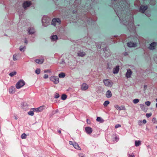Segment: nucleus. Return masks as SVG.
Masks as SVG:
<instances>
[{"mask_svg": "<svg viewBox=\"0 0 157 157\" xmlns=\"http://www.w3.org/2000/svg\"><path fill=\"white\" fill-rule=\"evenodd\" d=\"M73 146L76 149L81 150V148L80 147H79L78 144L75 142L73 144Z\"/></svg>", "mask_w": 157, "mask_h": 157, "instance_id": "nucleus-21", "label": "nucleus"}, {"mask_svg": "<svg viewBox=\"0 0 157 157\" xmlns=\"http://www.w3.org/2000/svg\"><path fill=\"white\" fill-rule=\"evenodd\" d=\"M156 107L157 108V103L156 104Z\"/></svg>", "mask_w": 157, "mask_h": 157, "instance_id": "nucleus-59", "label": "nucleus"}, {"mask_svg": "<svg viewBox=\"0 0 157 157\" xmlns=\"http://www.w3.org/2000/svg\"><path fill=\"white\" fill-rule=\"evenodd\" d=\"M25 82L23 80L21 79L16 83V88L17 89H20L25 85Z\"/></svg>", "mask_w": 157, "mask_h": 157, "instance_id": "nucleus-2", "label": "nucleus"}, {"mask_svg": "<svg viewBox=\"0 0 157 157\" xmlns=\"http://www.w3.org/2000/svg\"><path fill=\"white\" fill-rule=\"evenodd\" d=\"M103 82L106 86L110 87H111L113 84V82H112L110 81L108 79L104 80Z\"/></svg>", "mask_w": 157, "mask_h": 157, "instance_id": "nucleus-3", "label": "nucleus"}, {"mask_svg": "<svg viewBox=\"0 0 157 157\" xmlns=\"http://www.w3.org/2000/svg\"><path fill=\"white\" fill-rule=\"evenodd\" d=\"M44 107V106H42L37 108H33V111H36V112H40L43 110Z\"/></svg>", "mask_w": 157, "mask_h": 157, "instance_id": "nucleus-11", "label": "nucleus"}, {"mask_svg": "<svg viewBox=\"0 0 157 157\" xmlns=\"http://www.w3.org/2000/svg\"><path fill=\"white\" fill-rule=\"evenodd\" d=\"M85 130L86 132L88 134H90L92 132V129L91 128L89 127H87L85 128Z\"/></svg>", "mask_w": 157, "mask_h": 157, "instance_id": "nucleus-13", "label": "nucleus"}, {"mask_svg": "<svg viewBox=\"0 0 157 157\" xmlns=\"http://www.w3.org/2000/svg\"><path fill=\"white\" fill-rule=\"evenodd\" d=\"M51 19L47 16H44L42 17V22L43 25L44 27H46L50 24Z\"/></svg>", "mask_w": 157, "mask_h": 157, "instance_id": "nucleus-1", "label": "nucleus"}, {"mask_svg": "<svg viewBox=\"0 0 157 157\" xmlns=\"http://www.w3.org/2000/svg\"><path fill=\"white\" fill-rule=\"evenodd\" d=\"M119 67L118 66H116L115 68H113V73L114 74H117L119 71Z\"/></svg>", "mask_w": 157, "mask_h": 157, "instance_id": "nucleus-19", "label": "nucleus"}, {"mask_svg": "<svg viewBox=\"0 0 157 157\" xmlns=\"http://www.w3.org/2000/svg\"><path fill=\"white\" fill-rule=\"evenodd\" d=\"M115 108L117 110H125V108L124 106H119L117 105H114Z\"/></svg>", "mask_w": 157, "mask_h": 157, "instance_id": "nucleus-10", "label": "nucleus"}, {"mask_svg": "<svg viewBox=\"0 0 157 157\" xmlns=\"http://www.w3.org/2000/svg\"><path fill=\"white\" fill-rule=\"evenodd\" d=\"M108 50H109V49L106 48L103 49V51H104L107 56H108L111 55V53L108 54V53H107V52H108Z\"/></svg>", "mask_w": 157, "mask_h": 157, "instance_id": "nucleus-22", "label": "nucleus"}, {"mask_svg": "<svg viewBox=\"0 0 157 157\" xmlns=\"http://www.w3.org/2000/svg\"><path fill=\"white\" fill-rule=\"evenodd\" d=\"M16 74V72L15 71L12 72L9 74V75L11 77Z\"/></svg>", "mask_w": 157, "mask_h": 157, "instance_id": "nucleus-31", "label": "nucleus"}, {"mask_svg": "<svg viewBox=\"0 0 157 157\" xmlns=\"http://www.w3.org/2000/svg\"><path fill=\"white\" fill-rule=\"evenodd\" d=\"M140 122L141 123V121H140Z\"/></svg>", "mask_w": 157, "mask_h": 157, "instance_id": "nucleus-62", "label": "nucleus"}, {"mask_svg": "<svg viewBox=\"0 0 157 157\" xmlns=\"http://www.w3.org/2000/svg\"><path fill=\"white\" fill-rule=\"evenodd\" d=\"M96 120L97 121L100 122L101 123L104 121V120L100 117H97Z\"/></svg>", "mask_w": 157, "mask_h": 157, "instance_id": "nucleus-27", "label": "nucleus"}, {"mask_svg": "<svg viewBox=\"0 0 157 157\" xmlns=\"http://www.w3.org/2000/svg\"><path fill=\"white\" fill-rule=\"evenodd\" d=\"M13 59L14 60H17V59L16 58V55H14L13 56Z\"/></svg>", "mask_w": 157, "mask_h": 157, "instance_id": "nucleus-43", "label": "nucleus"}, {"mask_svg": "<svg viewBox=\"0 0 157 157\" xmlns=\"http://www.w3.org/2000/svg\"><path fill=\"white\" fill-rule=\"evenodd\" d=\"M32 42H34V41H33V40H32Z\"/></svg>", "mask_w": 157, "mask_h": 157, "instance_id": "nucleus-61", "label": "nucleus"}, {"mask_svg": "<svg viewBox=\"0 0 157 157\" xmlns=\"http://www.w3.org/2000/svg\"><path fill=\"white\" fill-rule=\"evenodd\" d=\"M88 86L86 84H83L82 85L81 89L82 90H85L88 88Z\"/></svg>", "mask_w": 157, "mask_h": 157, "instance_id": "nucleus-20", "label": "nucleus"}, {"mask_svg": "<svg viewBox=\"0 0 157 157\" xmlns=\"http://www.w3.org/2000/svg\"><path fill=\"white\" fill-rule=\"evenodd\" d=\"M35 32V29L33 28H30L29 29L28 32L29 34H33Z\"/></svg>", "mask_w": 157, "mask_h": 157, "instance_id": "nucleus-16", "label": "nucleus"}, {"mask_svg": "<svg viewBox=\"0 0 157 157\" xmlns=\"http://www.w3.org/2000/svg\"><path fill=\"white\" fill-rule=\"evenodd\" d=\"M152 121L154 123H155L156 122L155 119V118H153L152 120Z\"/></svg>", "mask_w": 157, "mask_h": 157, "instance_id": "nucleus-50", "label": "nucleus"}, {"mask_svg": "<svg viewBox=\"0 0 157 157\" xmlns=\"http://www.w3.org/2000/svg\"><path fill=\"white\" fill-rule=\"evenodd\" d=\"M25 48V47L24 46L23 47L22 46H20L19 48V50L21 51H24V49Z\"/></svg>", "mask_w": 157, "mask_h": 157, "instance_id": "nucleus-34", "label": "nucleus"}, {"mask_svg": "<svg viewBox=\"0 0 157 157\" xmlns=\"http://www.w3.org/2000/svg\"><path fill=\"white\" fill-rule=\"evenodd\" d=\"M127 46L129 47H135L136 46V43H133L131 42H128L127 43Z\"/></svg>", "mask_w": 157, "mask_h": 157, "instance_id": "nucleus-14", "label": "nucleus"}, {"mask_svg": "<svg viewBox=\"0 0 157 157\" xmlns=\"http://www.w3.org/2000/svg\"><path fill=\"white\" fill-rule=\"evenodd\" d=\"M126 2L125 1L121 0L120 1L119 5L120 7H119L121 10L123 9V8L125 7Z\"/></svg>", "mask_w": 157, "mask_h": 157, "instance_id": "nucleus-7", "label": "nucleus"}, {"mask_svg": "<svg viewBox=\"0 0 157 157\" xmlns=\"http://www.w3.org/2000/svg\"><path fill=\"white\" fill-rule=\"evenodd\" d=\"M48 75H47V74H45L44 75V78L45 79H46L47 78H48Z\"/></svg>", "mask_w": 157, "mask_h": 157, "instance_id": "nucleus-46", "label": "nucleus"}, {"mask_svg": "<svg viewBox=\"0 0 157 157\" xmlns=\"http://www.w3.org/2000/svg\"><path fill=\"white\" fill-rule=\"evenodd\" d=\"M147 8L148 7L147 6H141L140 9V11L141 13H144Z\"/></svg>", "mask_w": 157, "mask_h": 157, "instance_id": "nucleus-8", "label": "nucleus"}, {"mask_svg": "<svg viewBox=\"0 0 157 157\" xmlns=\"http://www.w3.org/2000/svg\"><path fill=\"white\" fill-rule=\"evenodd\" d=\"M156 45L157 43L156 42H152L150 44L148 48L151 50H154L155 49Z\"/></svg>", "mask_w": 157, "mask_h": 157, "instance_id": "nucleus-6", "label": "nucleus"}, {"mask_svg": "<svg viewBox=\"0 0 157 157\" xmlns=\"http://www.w3.org/2000/svg\"><path fill=\"white\" fill-rule=\"evenodd\" d=\"M33 110V111H29L28 112V114L29 115L31 116H33L34 115Z\"/></svg>", "mask_w": 157, "mask_h": 157, "instance_id": "nucleus-37", "label": "nucleus"}, {"mask_svg": "<svg viewBox=\"0 0 157 157\" xmlns=\"http://www.w3.org/2000/svg\"><path fill=\"white\" fill-rule=\"evenodd\" d=\"M44 60V59H38L35 60V62L38 64H42Z\"/></svg>", "mask_w": 157, "mask_h": 157, "instance_id": "nucleus-15", "label": "nucleus"}, {"mask_svg": "<svg viewBox=\"0 0 157 157\" xmlns=\"http://www.w3.org/2000/svg\"><path fill=\"white\" fill-rule=\"evenodd\" d=\"M115 140H116V141H117L118 140H119V138H117V137H115Z\"/></svg>", "mask_w": 157, "mask_h": 157, "instance_id": "nucleus-52", "label": "nucleus"}, {"mask_svg": "<svg viewBox=\"0 0 157 157\" xmlns=\"http://www.w3.org/2000/svg\"><path fill=\"white\" fill-rule=\"evenodd\" d=\"M24 42L27 44H28V40L26 38L25 39Z\"/></svg>", "mask_w": 157, "mask_h": 157, "instance_id": "nucleus-48", "label": "nucleus"}, {"mask_svg": "<svg viewBox=\"0 0 157 157\" xmlns=\"http://www.w3.org/2000/svg\"><path fill=\"white\" fill-rule=\"evenodd\" d=\"M56 23H58L59 24H60L61 21L59 18H54Z\"/></svg>", "mask_w": 157, "mask_h": 157, "instance_id": "nucleus-32", "label": "nucleus"}, {"mask_svg": "<svg viewBox=\"0 0 157 157\" xmlns=\"http://www.w3.org/2000/svg\"><path fill=\"white\" fill-rule=\"evenodd\" d=\"M107 53H108V54L110 53L109 51H108V52H107Z\"/></svg>", "mask_w": 157, "mask_h": 157, "instance_id": "nucleus-58", "label": "nucleus"}, {"mask_svg": "<svg viewBox=\"0 0 157 157\" xmlns=\"http://www.w3.org/2000/svg\"><path fill=\"white\" fill-rule=\"evenodd\" d=\"M79 156L80 157H84V155L82 154H79Z\"/></svg>", "mask_w": 157, "mask_h": 157, "instance_id": "nucleus-49", "label": "nucleus"}, {"mask_svg": "<svg viewBox=\"0 0 157 157\" xmlns=\"http://www.w3.org/2000/svg\"><path fill=\"white\" fill-rule=\"evenodd\" d=\"M59 97V95L58 93H56L55 96V98H57Z\"/></svg>", "mask_w": 157, "mask_h": 157, "instance_id": "nucleus-40", "label": "nucleus"}, {"mask_svg": "<svg viewBox=\"0 0 157 157\" xmlns=\"http://www.w3.org/2000/svg\"><path fill=\"white\" fill-rule=\"evenodd\" d=\"M107 98H110L112 97V94L109 90H108L105 94Z\"/></svg>", "mask_w": 157, "mask_h": 157, "instance_id": "nucleus-18", "label": "nucleus"}, {"mask_svg": "<svg viewBox=\"0 0 157 157\" xmlns=\"http://www.w3.org/2000/svg\"><path fill=\"white\" fill-rule=\"evenodd\" d=\"M89 121V119H87L86 120V121H87V123H88V121Z\"/></svg>", "mask_w": 157, "mask_h": 157, "instance_id": "nucleus-57", "label": "nucleus"}, {"mask_svg": "<svg viewBox=\"0 0 157 157\" xmlns=\"http://www.w3.org/2000/svg\"><path fill=\"white\" fill-rule=\"evenodd\" d=\"M32 5L31 2L29 1H26L24 2L23 4V6L24 9L26 10L28 7H29Z\"/></svg>", "mask_w": 157, "mask_h": 157, "instance_id": "nucleus-5", "label": "nucleus"}, {"mask_svg": "<svg viewBox=\"0 0 157 157\" xmlns=\"http://www.w3.org/2000/svg\"><path fill=\"white\" fill-rule=\"evenodd\" d=\"M132 74V72L131 71V70L130 69H127V72L125 74V76L128 78H130Z\"/></svg>", "mask_w": 157, "mask_h": 157, "instance_id": "nucleus-9", "label": "nucleus"}, {"mask_svg": "<svg viewBox=\"0 0 157 157\" xmlns=\"http://www.w3.org/2000/svg\"><path fill=\"white\" fill-rule=\"evenodd\" d=\"M140 106L141 109L144 111L146 112L147 110V109L145 108V106L143 104H141L140 105Z\"/></svg>", "mask_w": 157, "mask_h": 157, "instance_id": "nucleus-25", "label": "nucleus"}, {"mask_svg": "<svg viewBox=\"0 0 157 157\" xmlns=\"http://www.w3.org/2000/svg\"><path fill=\"white\" fill-rule=\"evenodd\" d=\"M131 21L130 22V23H128V25H129L130 24V27H133L134 23H133V17H132L131 18Z\"/></svg>", "mask_w": 157, "mask_h": 157, "instance_id": "nucleus-23", "label": "nucleus"}, {"mask_svg": "<svg viewBox=\"0 0 157 157\" xmlns=\"http://www.w3.org/2000/svg\"><path fill=\"white\" fill-rule=\"evenodd\" d=\"M86 55L85 52H84L82 50H80L78 52L77 56H78L83 57Z\"/></svg>", "mask_w": 157, "mask_h": 157, "instance_id": "nucleus-12", "label": "nucleus"}, {"mask_svg": "<svg viewBox=\"0 0 157 157\" xmlns=\"http://www.w3.org/2000/svg\"><path fill=\"white\" fill-rule=\"evenodd\" d=\"M128 55V53L127 52H124V55L125 56H126L127 55Z\"/></svg>", "mask_w": 157, "mask_h": 157, "instance_id": "nucleus-53", "label": "nucleus"}, {"mask_svg": "<svg viewBox=\"0 0 157 157\" xmlns=\"http://www.w3.org/2000/svg\"><path fill=\"white\" fill-rule=\"evenodd\" d=\"M26 135L25 133H23L21 135V138L22 139H25L26 138Z\"/></svg>", "mask_w": 157, "mask_h": 157, "instance_id": "nucleus-35", "label": "nucleus"}, {"mask_svg": "<svg viewBox=\"0 0 157 157\" xmlns=\"http://www.w3.org/2000/svg\"><path fill=\"white\" fill-rule=\"evenodd\" d=\"M141 144V141L140 140H136L135 141V146L138 147Z\"/></svg>", "mask_w": 157, "mask_h": 157, "instance_id": "nucleus-26", "label": "nucleus"}, {"mask_svg": "<svg viewBox=\"0 0 157 157\" xmlns=\"http://www.w3.org/2000/svg\"><path fill=\"white\" fill-rule=\"evenodd\" d=\"M15 88L13 86H12L9 89V92L10 94H13L15 91Z\"/></svg>", "mask_w": 157, "mask_h": 157, "instance_id": "nucleus-17", "label": "nucleus"}, {"mask_svg": "<svg viewBox=\"0 0 157 157\" xmlns=\"http://www.w3.org/2000/svg\"><path fill=\"white\" fill-rule=\"evenodd\" d=\"M133 103L134 104H136L139 101V100L138 99H134L133 101Z\"/></svg>", "mask_w": 157, "mask_h": 157, "instance_id": "nucleus-33", "label": "nucleus"}, {"mask_svg": "<svg viewBox=\"0 0 157 157\" xmlns=\"http://www.w3.org/2000/svg\"><path fill=\"white\" fill-rule=\"evenodd\" d=\"M35 72L37 74H39L40 73V69L39 68L37 69L35 71Z\"/></svg>", "mask_w": 157, "mask_h": 157, "instance_id": "nucleus-36", "label": "nucleus"}, {"mask_svg": "<svg viewBox=\"0 0 157 157\" xmlns=\"http://www.w3.org/2000/svg\"><path fill=\"white\" fill-rule=\"evenodd\" d=\"M50 38L52 41H56L58 37L56 35H55L51 36Z\"/></svg>", "mask_w": 157, "mask_h": 157, "instance_id": "nucleus-24", "label": "nucleus"}, {"mask_svg": "<svg viewBox=\"0 0 157 157\" xmlns=\"http://www.w3.org/2000/svg\"><path fill=\"white\" fill-rule=\"evenodd\" d=\"M156 101H157V98L156 99Z\"/></svg>", "mask_w": 157, "mask_h": 157, "instance_id": "nucleus-60", "label": "nucleus"}, {"mask_svg": "<svg viewBox=\"0 0 157 157\" xmlns=\"http://www.w3.org/2000/svg\"><path fill=\"white\" fill-rule=\"evenodd\" d=\"M152 115V114L151 113H147L146 114V116L147 117H151Z\"/></svg>", "mask_w": 157, "mask_h": 157, "instance_id": "nucleus-41", "label": "nucleus"}, {"mask_svg": "<svg viewBox=\"0 0 157 157\" xmlns=\"http://www.w3.org/2000/svg\"><path fill=\"white\" fill-rule=\"evenodd\" d=\"M128 156L129 157H133L135 156V155H134V154L133 153H132V154L131 155L128 153Z\"/></svg>", "mask_w": 157, "mask_h": 157, "instance_id": "nucleus-42", "label": "nucleus"}, {"mask_svg": "<svg viewBox=\"0 0 157 157\" xmlns=\"http://www.w3.org/2000/svg\"><path fill=\"white\" fill-rule=\"evenodd\" d=\"M69 143L70 144H72L73 145V144L72 142V141H69Z\"/></svg>", "mask_w": 157, "mask_h": 157, "instance_id": "nucleus-54", "label": "nucleus"}, {"mask_svg": "<svg viewBox=\"0 0 157 157\" xmlns=\"http://www.w3.org/2000/svg\"><path fill=\"white\" fill-rule=\"evenodd\" d=\"M145 104L147 106H149L151 104V102L150 101H146L145 102Z\"/></svg>", "mask_w": 157, "mask_h": 157, "instance_id": "nucleus-39", "label": "nucleus"}, {"mask_svg": "<svg viewBox=\"0 0 157 157\" xmlns=\"http://www.w3.org/2000/svg\"><path fill=\"white\" fill-rule=\"evenodd\" d=\"M67 97V95L65 94H63L61 97V98L63 100H65Z\"/></svg>", "mask_w": 157, "mask_h": 157, "instance_id": "nucleus-29", "label": "nucleus"}, {"mask_svg": "<svg viewBox=\"0 0 157 157\" xmlns=\"http://www.w3.org/2000/svg\"><path fill=\"white\" fill-rule=\"evenodd\" d=\"M144 91H145L146 90L147 88V85H144Z\"/></svg>", "mask_w": 157, "mask_h": 157, "instance_id": "nucleus-47", "label": "nucleus"}, {"mask_svg": "<svg viewBox=\"0 0 157 157\" xmlns=\"http://www.w3.org/2000/svg\"><path fill=\"white\" fill-rule=\"evenodd\" d=\"M109 103V102L108 101H105L103 103V105L105 106L106 107L108 106V105Z\"/></svg>", "mask_w": 157, "mask_h": 157, "instance_id": "nucleus-30", "label": "nucleus"}, {"mask_svg": "<svg viewBox=\"0 0 157 157\" xmlns=\"http://www.w3.org/2000/svg\"><path fill=\"white\" fill-rule=\"evenodd\" d=\"M50 80L56 84H58L59 82V78L55 76H51L50 77Z\"/></svg>", "mask_w": 157, "mask_h": 157, "instance_id": "nucleus-4", "label": "nucleus"}, {"mask_svg": "<svg viewBox=\"0 0 157 157\" xmlns=\"http://www.w3.org/2000/svg\"><path fill=\"white\" fill-rule=\"evenodd\" d=\"M58 132L59 133H61V131L60 130H58Z\"/></svg>", "mask_w": 157, "mask_h": 157, "instance_id": "nucleus-56", "label": "nucleus"}, {"mask_svg": "<svg viewBox=\"0 0 157 157\" xmlns=\"http://www.w3.org/2000/svg\"><path fill=\"white\" fill-rule=\"evenodd\" d=\"M123 23H124L125 24V25H127L126 24V22H125V21L124 20V22H123Z\"/></svg>", "mask_w": 157, "mask_h": 157, "instance_id": "nucleus-55", "label": "nucleus"}, {"mask_svg": "<svg viewBox=\"0 0 157 157\" xmlns=\"http://www.w3.org/2000/svg\"><path fill=\"white\" fill-rule=\"evenodd\" d=\"M56 23V22L55 21V20L54 19V18L52 21V25L54 26H55Z\"/></svg>", "mask_w": 157, "mask_h": 157, "instance_id": "nucleus-38", "label": "nucleus"}, {"mask_svg": "<svg viewBox=\"0 0 157 157\" xmlns=\"http://www.w3.org/2000/svg\"><path fill=\"white\" fill-rule=\"evenodd\" d=\"M156 128H157V126H156Z\"/></svg>", "mask_w": 157, "mask_h": 157, "instance_id": "nucleus-63", "label": "nucleus"}, {"mask_svg": "<svg viewBox=\"0 0 157 157\" xmlns=\"http://www.w3.org/2000/svg\"><path fill=\"white\" fill-rule=\"evenodd\" d=\"M44 71V73H47V72L50 73L51 72L50 71L49 69L45 70Z\"/></svg>", "mask_w": 157, "mask_h": 157, "instance_id": "nucleus-45", "label": "nucleus"}, {"mask_svg": "<svg viewBox=\"0 0 157 157\" xmlns=\"http://www.w3.org/2000/svg\"><path fill=\"white\" fill-rule=\"evenodd\" d=\"M65 76V75L64 73L62 72L60 73L59 75V77L60 78H63Z\"/></svg>", "mask_w": 157, "mask_h": 157, "instance_id": "nucleus-28", "label": "nucleus"}, {"mask_svg": "<svg viewBox=\"0 0 157 157\" xmlns=\"http://www.w3.org/2000/svg\"><path fill=\"white\" fill-rule=\"evenodd\" d=\"M143 123L144 124H145L146 123V121L145 120H144L143 121Z\"/></svg>", "mask_w": 157, "mask_h": 157, "instance_id": "nucleus-51", "label": "nucleus"}, {"mask_svg": "<svg viewBox=\"0 0 157 157\" xmlns=\"http://www.w3.org/2000/svg\"><path fill=\"white\" fill-rule=\"evenodd\" d=\"M121 127V125L119 124H117L115 126V128H117L118 127Z\"/></svg>", "mask_w": 157, "mask_h": 157, "instance_id": "nucleus-44", "label": "nucleus"}]
</instances>
